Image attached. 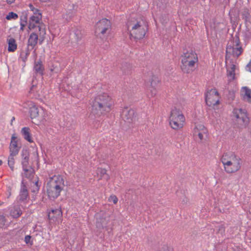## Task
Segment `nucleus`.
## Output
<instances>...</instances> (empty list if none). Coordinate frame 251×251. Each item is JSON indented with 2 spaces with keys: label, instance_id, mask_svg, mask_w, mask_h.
<instances>
[{
  "label": "nucleus",
  "instance_id": "obj_1",
  "mask_svg": "<svg viewBox=\"0 0 251 251\" xmlns=\"http://www.w3.org/2000/svg\"><path fill=\"white\" fill-rule=\"evenodd\" d=\"M113 101L105 93L97 96L92 104V113L97 117L105 115L112 109Z\"/></svg>",
  "mask_w": 251,
  "mask_h": 251
},
{
  "label": "nucleus",
  "instance_id": "obj_2",
  "mask_svg": "<svg viewBox=\"0 0 251 251\" xmlns=\"http://www.w3.org/2000/svg\"><path fill=\"white\" fill-rule=\"evenodd\" d=\"M126 26L130 35L136 39H143L148 29V25L141 17H131L127 21Z\"/></svg>",
  "mask_w": 251,
  "mask_h": 251
},
{
  "label": "nucleus",
  "instance_id": "obj_3",
  "mask_svg": "<svg viewBox=\"0 0 251 251\" xmlns=\"http://www.w3.org/2000/svg\"><path fill=\"white\" fill-rule=\"evenodd\" d=\"M198 62V58L195 51L190 50L184 51L181 56V68L183 73L189 74L193 72Z\"/></svg>",
  "mask_w": 251,
  "mask_h": 251
},
{
  "label": "nucleus",
  "instance_id": "obj_4",
  "mask_svg": "<svg viewBox=\"0 0 251 251\" xmlns=\"http://www.w3.org/2000/svg\"><path fill=\"white\" fill-rule=\"evenodd\" d=\"M64 183V179L60 176H54L50 178L47 184V192L50 200H54L60 196L65 186Z\"/></svg>",
  "mask_w": 251,
  "mask_h": 251
},
{
  "label": "nucleus",
  "instance_id": "obj_5",
  "mask_svg": "<svg viewBox=\"0 0 251 251\" xmlns=\"http://www.w3.org/2000/svg\"><path fill=\"white\" fill-rule=\"evenodd\" d=\"M232 119L234 125L239 128L245 127L249 122L247 111L244 109H234L232 111Z\"/></svg>",
  "mask_w": 251,
  "mask_h": 251
},
{
  "label": "nucleus",
  "instance_id": "obj_6",
  "mask_svg": "<svg viewBox=\"0 0 251 251\" xmlns=\"http://www.w3.org/2000/svg\"><path fill=\"white\" fill-rule=\"evenodd\" d=\"M169 119L170 126L176 130L182 128L185 120L181 111L176 107L172 110Z\"/></svg>",
  "mask_w": 251,
  "mask_h": 251
},
{
  "label": "nucleus",
  "instance_id": "obj_7",
  "mask_svg": "<svg viewBox=\"0 0 251 251\" xmlns=\"http://www.w3.org/2000/svg\"><path fill=\"white\" fill-rule=\"evenodd\" d=\"M96 219V226L97 228L101 230L107 229L108 224L110 222L109 214L106 210H100L95 215Z\"/></svg>",
  "mask_w": 251,
  "mask_h": 251
},
{
  "label": "nucleus",
  "instance_id": "obj_8",
  "mask_svg": "<svg viewBox=\"0 0 251 251\" xmlns=\"http://www.w3.org/2000/svg\"><path fill=\"white\" fill-rule=\"evenodd\" d=\"M240 44L239 36L236 34L233 38L232 44L231 45L228 43L227 45L226 52L231 54L234 57H238L242 54L243 50Z\"/></svg>",
  "mask_w": 251,
  "mask_h": 251
},
{
  "label": "nucleus",
  "instance_id": "obj_9",
  "mask_svg": "<svg viewBox=\"0 0 251 251\" xmlns=\"http://www.w3.org/2000/svg\"><path fill=\"white\" fill-rule=\"evenodd\" d=\"M225 170L227 173L237 172L241 168V160L240 158H232L231 160L226 161V158H221Z\"/></svg>",
  "mask_w": 251,
  "mask_h": 251
},
{
  "label": "nucleus",
  "instance_id": "obj_10",
  "mask_svg": "<svg viewBox=\"0 0 251 251\" xmlns=\"http://www.w3.org/2000/svg\"><path fill=\"white\" fill-rule=\"evenodd\" d=\"M111 22L107 19H102L100 20L96 25L95 33L98 34H101L100 37L105 36V34L109 33L111 30Z\"/></svg>",
  "mask_w": 251,
  "mask_h": 251
},
{
  "label": "nucleus",
  "instance_id": "obj_11",
  "mask_svg": "<svg viewBox=\"0 0 251 251\" xmlns=\"http://www.w3.org/2000/svg\"><path fill=\"white\" fill-rule=\"evenodd\" d=\"M44 24L42 22V16L38 14V17L30 16L28 20V28L29 30L34 29H38L40 34L45 33L44 28H43Z\"/></svg>",
  "mask_w": 251,
  "mask_h": 251
},
{
  "label": "nucleus",
  "instance_id": "obj_12",
  "mask_svg": "<svg viewBox=\"0 0 251 251\" xmlns=\"http://www.w3.org/2000/svg\"><path fill=\"white\" fill-rule=\"evenodd\" d=\"M205 102L209 106L218 104L219 103V93L216 89H211L205 96Z\"/></svg>",
  "mask_w": 251,
  "mask_h": 251
},
{
  "label": "nucleus",
  "instance_id": "obj_13",
  "mask_svg": "<svg viewBox=\"0 0 251 251\" xmlns=\"http://www.w3.org/2000/svg\"><path fill=\"white\" fill-rule=\"evenodd\" d=\"M135 112L134 109H128L125 108L123 110L121 114L122 118L126 122L131 123L135 122L136 121V116L135 115Z\"/></svg>",
  "mask_w": 251,
  "mask_h": 251
},
{
  "label": "nucleus",
  "instance_id": "obj_14",
  "mask_svg": "<svg viewBox=\"0 0 251 251\" xmlns=\"http://www.w3.org/2000/svg\"><path fill=\"white\" fill-rule=\"evenodd\" d=\"M207 130L204 126L202 125H197L194 129L193 134L196 140L201 141L204 136H207Z\"/></svg>",
  "mask_w": 251,
  "mask_h": 251
},
{
  "label": "nucleus",
  "instance_id": "obj_15",
  "mask_svg": "<svg viewBox=\"0 0 251 251\" xmlns=\"http://www.w3.org/2000/svg\"><path fill=\"white\" fill-rule=\"evenodd\" d=\"M34 163L36 164L38 167L39 163V158H24L22 161L23 169L33 168L34 167Z\"/></svg>",
  "mask_w": 251,
  "mask_h": 251
},
{
  "label": "nucleus",
  "instance_id": "obj_16",
  "mask_svg": "<svg viewBox=\"0 0 251 251\" xmlns=\"http://www.w3.org/2000/svg\"><path fill=\"white\" fill-rule=\"evenodd\" d=\"M18 140L15 134H13L11 137V142L10 144L9 149L10 155L12 156L16 155L20 149V147L18 145Z\"/></svg>",
  "mask_w": 251,
  "mask_h": 251
},
{
  "label": "nucleus",
  "instance_id": "obj_17",
  "mask_svg": "<svg viewBox=\"0 0 251 251\" xmlns=\"http://www.w3.org/2000/svg\"><path fill=\"white\" fill-rule=\"evenodd\" d=\"M159 82V81L157 77L152 76L151 81L149 83L150 85L148 84V89L150 91L151 96H154L156 95L157 92L156 89Z\"/></svg>",
  "mask_w": 251,
  "mask_h": 251
},
{
  "label": "nucleus",
  "instance_id": "obj_18",
  "mask_svg": "<svg viewBox=\"0 0 251 251\" xmlns=\"http://www.w3.org/2000/svg\"><path fill=\"white\" fill-rule=\"evenodd\" d=\"M33 70L36 75L42 76L44 74V66L41 59L34 62Z\"/></svg>",
  "mask_w": 251,
  "mask_h": 251
},
{
  "label": "nucleus",
  "instance_id": "obj_19",
  "mask_svg": "<svg viewBox=\"0 0 251 251\" xmlns=\"http://www.w3.org/2000/svg\"><path fill=\"white\" fill-rule=\"evenodd\" d=\"M242 99L247 102H251V90L247 87H243L240 92Z\"/></svg>",
  "mask_w": 251,
  "mask_h": 251
},
{
  "label": "nucleus",
  "instance_id": "obj_20",
  "mask_svg": "<svg viewBox=\"0 0 251 251\" xmlns=\"http://www.w3.org/2000/svg\"><path fill=\"white\" fill-rule=\"evenodd\" d=\"M62 212L61 210L58 209H51L48 213V218L50 220L53 221L60 218L62 216Z\"/></svg>",
  "mask_w": 251,
  "mask_h": 251
},
{
  "label": "nucleus",
  "instance_id": "obj_21",
  "mask_svg": "<svg viewBox=\"0 0 251 251\" xmlns=\"http://www.w3.org/2000/svg\"><path fill=\"white\" fill-rule=\"evenodd\" d=\"M38 39V33L32 32L28 40V47H30L31 50H32L37 44Z\"/></svg>",
  "mask_w": 251,
  "mask_h": 251
},
{
  "label": "nucleus",
  "instance_id": "obj_22",
  "mask_svg": "<svg viewBox=\"0 0 251 251\" xmlns=\"http://www.w3.org/2000/svg\"><path fill=\"white\" fill-rule=\"evenodd\" d=\"M21 133L25 139L30 143L33 142L30 133V128L28 127H24L22 128Z\"/></svg>",
  "mask_w": 251,
  "mask_h": 251
},
{
  "label": "nucleus",
  "instance_id": "obj_23",
  "mask_svg": "<svg viewBox=\"0 0 251 251\" xmlns=\"http://www.w3.org/2000/svg\"><path fill=\"white\" fill-rule=\"evenodd\" d=\"M97 173L98 176L99 177V179L103 178L106 180H108L110 178L109 176L106 173V170L105 169L98 168Z\"/></svg>",
  "mask_w": 251,
  "mask_h": 251
},
{
  "label": "nucleus",
  "instance_id": "obj_24",
  "mask_svg": "<svg viewBox=\"0 0 251 251\" xmlns=\"http://www.w3.org/2000/svg\"><path fill=\"white\" fill-rule=\"evenodd\" d=\"M24 173H22L23 177L31 179L33 176L34 170L33 168H25L23 169Z\"/></svg>",
  "mask_w": 251,
  "mask_h": 251
},
{
  "label": "nucleus",
  "instance_id": "obj_25",
  "mask_svg": "<svg viewBox=\"0 0 251 251\" xmlns=\"http://www.w3.org/2000/svg\"><path fill=\"white\" fill-rule=\"evenodd\" d=\"M7 43L8 44V50L9 51H14L17 49V44L15 40L12 38L10 37L7 39Z\"/></svg>",
  "mask_w": 251,
  "mask_h": 251
},
{
  "label": "nucleus",
  "instance_id": "obj_26",
  "mask_svg": "<svg viewBox=\"0 0 251 251\" xmlns=\"http://www.w3.org/2000/svg\"><path fill=\"white\" fill-rule=\"evenodd\" d=\"M132 67L130 64L126 62L123 63L121 64V70L123 74L128 75L130 73Z\"/></svg>",
  "mask_w": 251,
  "mask_h": 251
},
{
  "label": "nucleus",
  "instance_id": "obj_27",
  "mask_svg": "<svg viewBox=\"0 0 251 251\" xmlns=\"http://www.w3.org/2000/svg\"><path fill=\"white\" fill-rule=\"evenodd\" d=\"M30 117L32 119L37 117L39 115V110L35 105H32L29 110Z\"/></svg>",
  "mask_w": 251,
  "mask_h": 251
},
{
  "label": "nucleus",
  "instance_id": "obj_28",
  "mask_svg": "<svg viewBox=\"0 0 251 251\" xmlns=\"http://www.w3.org/2000/svg\"><path fill=\"white\" fill-rule=\"evenodd\" d=\"M28 196L27 190L25 188H24L21 191V193L19 195V200L20 201H24L26 200Z\"/></svg>",
  "mask_w": 251,
  "mask_h": 251
},
{
  "label": "nucleus",
  "instance_id": "obj_29",
  "mask_svg": "<svg viewBox=\"0 0 251 251\" xmlns=\"http://www.w3.org/2000/svg\"><path fill=\"white\" fill-rule=\"evenodd\" d=\"M73 35L76 42L79 41L82 37L81 31L77 29L74 30Z\"/></svg>",
  "mask_w": 251,
  "mask_h": 251
},
{
  "label": "nucleus",
  "instance_id": "obj_30",
  "mask_svg": "<svg viewBox=\"0 0 251 251\" xmlns=\"http://www.w3.org/2000/svg\"><path fill=\"white\" fill-rule=\"evenodd\" d=\"M227 75L228 77L229 80H231L234 79L235 76V69L234 66L231 68L230 70H227Z\"/></svg>",
  "mask_w": 251,
  "mask_h": 251
},
{
  "label": "nucleus",
  "instance_id": "obj_31",
  "mask_svg": "<svg viewBox=\"0 0 251 251\" xmlns=\"http://www.w3.org/2000/svg\"><path fill=\"white\" fill-rule=\"evenodd\" d=\"M20 23L27 24V13L26 11L22 12L20 16Z\"/></svg>",
  "mask_w": 251,
  "mask_h": 251
},
{
  "label": "nucleus",
  "instance_id": "obj_32",
  "mask_svg": "<svg viewBox=\"0 0 251 251\" xmlns=\"http://www.w3.org/2000/svg\"><path fill=\"white\" fill-rule=\"evenodd\" d=\"M18 18V15L16 13H14L13 12H10L8 13V14L7 15V16L6 17V19L8 20H10L11 19L15 20V19H17Z\"/></svg>",
  "mask_w": 251,
  "mask_h": 251
},
{
  "label": "nucleus",
  "instance_id": "obj_33",
  "mask_svg": "<svg viewBox=\"0 0 251 251\" xmlns=\"http://www.w3.org/2000/svg\"><path fill=\"white\" fill-rule=\"evenodd\" d=\"M8 164L12 171L14 170L15 160L14 158H8Z\"/></svg>",
  "mask_w": 251,
  "mask_h": 251
},
{
  "label": "nucleus",
  "instance_id": "obj_34",
  "mask_svg": "<svg viewBox=\"0 0 251 251\" xmlns=\"http://www.w3.org/2000/svg\"><path fill=\"white\" fill-rule=\"evenodd\" d=\"M6 222V219L2 215H0V226H3L5 225Z\"/></svg>",
  "mask_w": 251,
  "mask_h": 251
},
{
  "label": "nucleus",
  "instance_id": "obj_35",
  "mask_svg": "<svg viewBox=\"0 0 251 251\" xmlns=\"http://www.w3.org/2000/svg\"><path fill=\"white\" fill-rule=\"evenodd\" d=\"M32 12H33V15L31 16H34V17L38 16V14L40 16H42L41 13L40 12V11L37 8H35V9L32 11Z\"/></svg>",
  "mask_w": 251,
  "mask_h": 251
},
{
  "label": "nucleus",
  "instance_id": "obj_36",
  "mask_svg": "<svg viewBox=\"0 0 251 251\" xmlns=\"http://www.w3.org/2000/svg\"><path fill=\"white\" fill-rule=\"evenodd\" d=\"M109 200H111L113 201L114 204H116L118 202V198L115 195H111L110 196Z\"/></svg>",
  "mask_w": 251,
  "mask_h": 251
},
{
  "label": "nucleus",
  "instance_id": "obj_37",
  "mask_svg": "<svg viewBox=\"0 0 251 251\" xmlns=\"http://www.w3.org/2000/svg\"><path fill=\"white\" fill-rule=\"evenodd\" d=\"M22 214V212H21V210H15L13 212V217L14 218H18Z\"/></svg>",
  "mask_w": 251,
  "mask_h": 251
},
{
  "label": "nucleus",
  "instance_id": "obj_38",
  "mask_svg": "<svg viewBox=\"0 0 251 251\" xmlns=\"http://www.w3.org/2000/svg\"><path fill=\"white\" fill-rule=\"evenodd\" d=\"M225 228L223 225H221L219 227L218 232L221 234L225 232Z\"/></svg>",
  "mask_w": 251,
  "mask_h": 251
},
{
  "label": "nucleus",
  "instance_id": "obj_39",
  "mask_svg": "<svg viewBox=\"0 0 251 251\" xmlns=\"http://www.w3.org/2000/svg\"><path fill=\"white\" fill-rule=\"evenodd\" d=\"M246 70L251 72V59L250 62L246 66Z\"/></svg>",
  "mask_w": 251,
  "mask_h": 251
},
{
  "label": "nucleus",
  "instance_id": "obj_40",
  "mask_svg": "<svg viewBox=\"0 0 251 251\" xmlns=\"http://www.w3.org/2000/svg\"><path fill=\"white\" fill-rule=\"evenodd\" d=\"M31 239V236L30 235H26L25 236V242L27 244L29 242L30 240Z\"/></svg>",
  "mask_w": 251,
  "mask_h": 251
},
{
  "label": "nucleus",
  "instance_id": "obj_41",
  "mask_svg": "<svg viewBox=\"0 0 251 251\" xmlns=\"http://www.w3.org/2000/svg\"><path fill=\"white\" fill-rule=\"evenodd\" d=\"M35 188L33 190L34 192H35L36 191H38L39 190V185L38 184V181L35 182Z\"/></svg>",
  "mask_w": 251,
  "mask_h": 251
},
{
  "label": "nucleus",
  "instance_id": "obj_42",
  "mask_svg": "<svg viewBox=\"0 0 251 251\" xmlns=\"http://www.w3.org/2000/svg\"><path fill=\"white\" fill-rule=\"evenodd\" d=\"M43 161L44 162V164H49V162L50 161V158H42Z\"/></svg>",
  "mask_w": 251,
  "mask_h": 251
},
{
  "label": "nucleus",
  "instance_id": "obj_43",
  "mask_svg": "<svg viewBox=\"0 0 251 251\" xmlns=\"http://www.w3.org/2000/svg\"><path fill=\"white\" fill-rule=\"evenodd\" d=\"M27 25V24H25V23H20V29L22 31L24 30V27Z\"/></svg>",
  "mask_w": 251,
  "mask_h": 251
},
{
  "label": "nucleus",
  "instance_id": "obj_44",
  "mask_svg": "<svg viewBox=\"0 0 251 251\" xmlns=\"http://www.w3.org/2000/svg\"><path fill=\"white\" fill-rule=\"evenodd\" d=\"M29 7L30 8V10L32 12L35 9V8L34 7V6L32 4H29Z\"/></svg>",
  "mask_w": 251,
  "mask_h": 251
},
{
  "label": "nucleus",
  "instance_id": "obj_45",
  "mask_svg": "<svg viewBox=\"0 0 251 251\" xmlns=\"http://www.w3.org/2000/svg\"><path fill=\"white\" fill-rule=\"evenodd\" d=\"M15 0H6L7 3H12L13 2H14L15 1Z\"/></svg>",
  "mask_w": 251,
  "mask_h": 251
},
{
  "label": "nucleus",
  "instance_id": "obj_46",
  "mask_svg": "<svg viewBox=\"0 0 251 251\" xmlns=\"http://www.w3.org/2000/svg\"><path fill=\"white\" fill-rule=\"evenodd\" d=\"M29 54V50H28L26 52H25V56H27Z\"/></svg>",
  "mask_w": 251,
  "mask_h": 251
},
{
  "label": "nucleus",
  "instance_id": "obj_47",
  "mask_svg": "<svg viewBox=\"0 0 251 251\" xmlns=\"http://www.w3.org/2000/svg\"><path fill=\"white\" fill-rule=\"evenodd\" d=\"M34 87H35V86L34 85H32V86L30 88V91L32 92V91H33V89H34Z\"/></svg>",
  "mask_w": 251,
  "mask_h": 251
},
{
  "label": "nucleus",
  "instance_id": "obj_48",
  "mask_svg": "<svg viewBox=\"0 0 251 251\" xmlns=\"http://www.w3.org/2000/svg\"><path fill=\"white\" fill-rule=\"evenodd\" d=\"M188 200L186 199V201L183 200L182 202H184V203H187Z\"/></svg>",
  "mask_w": 251,
  "mask_h": 251
},
{
  "label": "nucleus",
  "instance_id": "obj_49",
  "mask_svg": "<svg viewBox=\"0 0 251 251\" xmlns=\"http://www.w3.org/2000/svg\"><path fill=\"white\" fill-rule=\"evenodd\" d=\"M2 164V160H0V165H1Z\"/></svg>",
  "mask_w": 251,
  "mask_h": 251
},
{
  "label": "nucleus",
  "instance_id": "obj_50",
  "mask_svg": "<svg viewBox=\"0 0 251 251\" xmlns=\"http://www.w3.org/2000/svg\"><path fill=\"white\" fill-rule=\"evenodd\" d=\"M235 251H242L240 250H235Z\"/></svg>",
  "mask_w": 251,
  "mask_h": 251
},
{
  "label": "nucleus",
  "instance_id": "obj_51",
  "mask_svg": "<svg viewBox=\"0 0 251 251\" xmlns=\"http://www.w3.org/2000/svg\"><path fill=\"white\" fill-rule=\"evenodd\" d=\"M14 119H15V118H14V117H13V118H12V121L13 120H14Z\"/></svg>",
  "mask_w": 251,
  "mask_h": 251
}]
</instances>
